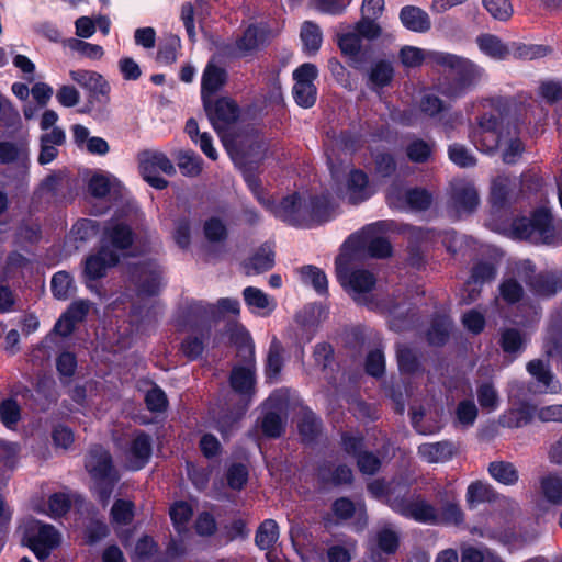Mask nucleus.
<instances>
[{
    "label": "nucleus",
    "instance_id": "f257e3e1",
    "mask_svg": "<svg viewBox=\"0 0 562 562\" xmlns=\"http://www.w3.org/2000/svg\"><path fill=\"white\" fill-rule=\"evenodd\" d=\"M510 229L515 239L544 245L562 243V223L554 224L552 213L547 207H537L529 217H515Z\"/></svg>",
    "mask_w": 562,
    "mask_h": 562
},
{
    "label": "nucleus",
    "instance_id": "f03ea898",
    "mask_svg": "<svg viewBox=\"0 0 562 562\" xmlns=\"http://www.w3.org/2000/svg\"><path fill=\"white\" fill-rule=\"evenodd\" d=\"M85 469L94 482L99 503L106 506L121 479L112 454L101 445L92 446L85 457Z\"/></svg>",
    "mask_w": 562,
    "mask_h": 562
},
{
    "label": "nucleus",
    "instance_id": "7ed1b4c3",
    "mask_svg": "<svg viewBox=\"0 0 562 562\" xmlns=\"http://www.w3.org/2000/svg\"><path fill=\"white\" fill-rule=\"evenodd\" d=\"M490 105L492 112H484L477 116L475 133L477 149L486 154L495 153L505 140L503 121L509 110L507 100L501 97L492 98Z\"/></svg>",
    "mask_w": 562,
    "mask_h": 562
},
{
    "label": "nucleus",
    "instance_id": "20e7f679",
    "mask_svg": "<svg viewBox=\"0 0 562 562\" xmlns=\"http://www.w3.org/2000/svg\"><path fill=\"white\" fill-rule=\"evenodd\" d=\"M162 277V267L151 258L125 266L126 288L139 299L158 296L164 288Z\"/></svg>",
    "mask_w": 562,
    "mask_h": 562
},
{
    "label": "nucleus",
    "instance_id": "39448f33",
    "mask_svg": "<svg viewBox=\"0 0 562 562\" xmlns=\"http://www.w3.org/2000/svg\"><path fill=\"white\" fill-rule=\"evenodd\" d=\"M387 502L392 510L404 518L430 526L438 521L437 508L424 495L411 492L408 487H403V491H390Z\"/></svg>",
    "mask_w": 562,
    "mask_h": 562
},
{
    "label": "nucleus",
    "instance_id": "423d86ee",
    "mask_svg": "<svg viewBox=\"0 0 562 562\" xmlns=\"http://www.w3.org/2000/svg\"><path fill=\"white\" fill-rule=\"evenodd\" d=\"M21 544L29 548L40 561L49 558L60 544V533L55 526L30 517L20 526Z\"/></svg>",
    "mask_w": 562,
    "mask_h": 562
},
{
    "label": "nucleus",
    "instance_id": "0eeeda50",
    "mask_svg": "<svg viewBox=\"0 0 562 562\" xmlns=\"http://www.w3.org/2000/svg\"><path fill=\"white\" fill-rule=\"evenodd\" d=\"M430 58L436 65L453 71L454 76L447 88V93L450 97H462L476 83L480 77L477 66L464 57L450 53L434 52Z\"/></svg>",
    "mask_w": 562,
    "mask_h": 562
},
{
    "label": "nucleus",
    "instance_id": "6e6552de",
    "mask_svg": "<svg viewBox=\"0 0 562 562\" xmlns=\"http://www.w3.org/2000/svg\"><path fill=\"white\" fill-rule=\"evenodd\" d=\"M379 223L364 226L360 232L349 235L344 247L355 254L366 252L375 259H386L392 256L393 247L386 237L376 235Z\"/></svg>",
    "mask_w": 562,
    "mask_h": 562
},
{
    "label": "nucleus",
    "instance_id": "1a4fd4ad",
    "mask_svg": "<svg viewBox=\"0 0 562 562\" xmlns=\"http://www.w3.org/2000/svg\"><path fill=\"white\" fill-rule=\"evenodd\" d=\"M139 173L145 182L156 190H164L169 181L159 176V171L168 177L177 173L173 162L165 153L145 150L139 156Z\"/></svg>",
    "mask_w": 562,
    "mask_h": 562
},
{
    "label": "nucleus",
    "instance_id": "9d476101",
    "mask_svg": "<svg viewBox=\"0 0 562 562\" xmlns=\"http://www.w3.org/2000/svg\"><path fill=\"white\" fill-rule=\"evenodd\" d=\"M419 112L440 124L445 131H452L462 120V113L451 111V106L434 93L423 94L418 102Z\"/></svg>",
    "mask_w": 562,
    "mask_h": 562
},
{
    "label": "nucleus",
    "instance_id": "9b49d317",
    "mask_svg": "<svg viewBox=\"0 0 562 562\" xmlns=\"http://www.w3.org/2000/svg\"><path fill=\"white\" fill-rule=\"evenodd\" d=\"M337 280L342 288L356 294L371 292L376 283L374 274L367 269H350L341 256L335 260Z\"/></svg>",
    "mask_w": 562,
    "mask_h": 562
},
{
    "label": "nucleus",
    "instance_id": "f8f14e48",
    "mask_svg": "<svg viewBox=\"0 0 562 562\" xmlns=\"http://www.w3.org/2000/svg\"><path fill=\"white\" fill-rule=\"evenodd\" d=\"M269 143L258 133L239 138L234 147V159L240 166L259 167L267 157Z\"/></svg>",
    "mask_w": 562,
    "mask_h": 562
},
{
    "label": "nucleus",
    "instance_id": "ddd939ff",
    "mask_svg": "<svg viewBox=\"0 0 562 562\" xmlns=\"http://www.w3.org/2000/svg\"><path fill=\"white\" fill-rule=\"evenodd\" d=\"M119 262L120 255L108 246H101L97 252L87 256L82 271L86 286L92 289L91 282L106 277L108 270L116 267Z\"/></svg>",
    "mask_w": 562,
    "mask_h": 562
},
{
    "label": "nucleus",
    "instance_id": "4468645a",
    "mask_svg": "<svg viewBox=\"0 0 562 562\" xmlns=\"http://www.w3.org/2000/svg\"><path fill=\"white\" fill-rule=\"evenodd\" d=\"M205 114L214 127L221 130L234 123L239 115L238 104L228 97H220L213 100V97L202 100Z\"/></svg>",
    "mask_w": 562,
    "mask_h": 562
},
{
    "label": "nucleus",
    "instance_id": "2eb2a0df",
    "mask_svg": "<svg viewBox=\"0 0 562 562\" xmlns=\"http://www.w3.org/2000/svg\"><path fill=\"white\" fill-rule=\"evenodd\" d=\"M70 78L88 91L89 103L106 104L110 100L111 87L104 77L93 70H70Z\"/></svg>",
    "mask_w": 562,
    "mask_h": 562
},
{
    "label": "nucleus",
    "instance_id": "dca6fc26",
    "mask_svg": "<svg viewBox=\"0 0 562 562\" xmlns=\"http://www.w3.org/2000/svg\"><path fill=\"white\" fill-rule=\"evenodd\" d=\"M151 456L153 440L150 435L143 430L135 431L126 451L127 469L134 472L143 470L149 463Z\"/></svg>",
    "mask_w": 562,
    "mask_h": 562
},
{
    "label": "nucleus",
    "instance_id": "f3484780",
    "mask_svg": "<svg viewBox=\"0 0 562 562\" xmlns=\"http://www.w3.org/2000/svg\"><path fill=\"white\" fill-rule=\"evenodd\" d=\"M316 480L319 488L327 490L331 486L350 485L353 482V472L347 464L335 465L325 461L316 468Z\"/></svg>",
    "mask_w": 562,
    "mask_h": 562
},
{
    "label": "nucleus",
    "instance_id": "a211bd4d",
    "mask_svg": "<svg viewBox=\"0 0 562 562\" xmlns=\"http://www.w3.org/2000/svg\"><path fill=\"white\" fill-rule=\"evenodd\" d=\"M88 312V301H74L55 323L54 331L61 337L70 336L76 329V325L86 319Z\"/></svg>",
    "mask_w": 562,
    "mask_h": 562
},
{
    "label": "nucleus",
    "instance_id": "6ab92c4d",
    "mask_svg": "<svg viewBox=\"0 0 562 562\" xmlns=\"http://www.w3.org/2000/svg\"><path fill=\"white\" fill-rule=\"evenodd\" d=\"M527 284L536 296L552 297L562 291V270L541 271L531 277Z\"/></svg>",
    "mask_w": 562,
    "mask_h": 562
},
{
    "label": "nucleus",
    "instance_id": "aec40b11",
    "mask_svg": "<svg viewBox=\"0 0 562 562\" xmlns=\"http://www.w3.org/2000/svg\"><path fill=\"white\" fill-rule=\"evenodd\" d=\"M215 314L214 306L203 301H188L181 311L183 323L190 330L195 331L202 326L211 325L210 321Z\"/></svg>",
    "mask_w": 562,
    "mask_h": 562
},
{
    "label": "nucleus",
    "instance_id": "412c9836",
    "mask_svg": "<svg viewBox=\"0 0 562 562\" xmlns=\"http://www.w3.org/2000/svg\"><path fill=\"white\" fill-rule=\"evenodd\" d=\"M103 240L112 247L111 250L125 251L133 246L135 233L127 223L116 222L104 227Z\"/></svg>",
    "mask_w": 562,
    "mask_h": 562
},
{
    "label": "nucleus",
    "instance_id": "4be33fe9",
    "mask_svg": "<svg viewBox=\"0 0 562 562\" xmlns=\"http://www.w3.org/2000/svg\"><path fill=\"white\" fill-rule=\"evenodd\" d=\"M211 331V325H205L182 339L179 351L188 361H195L202 357L209 344Z\"/></svg>",
    "mask_w": 562,
    "mask_h": 562
},
{
    "label": "nucleus",
    "instance_id": "5701e85b",
    "mask_svg": "<svg viewBox=\"0 0 562 562\" xmlns=\"http://www.w3.org/2000/svg\"><path fill=\"white\" fill-rule=\"evenodd\" d=\"M227 78L226 69L210 60L202 74L201 100L214 97L226 85Z\"/></svg>",
    "mask_w": 562,
    "mask_h": 562
},
{
    "label": "nucleus",
    "instance_id": "b1692460",
    "mask_svg": "<svg viewBox=\"0 0 562 562\" xmlns=\"http://www.w3.org/2000/svg\"><path fill=\"white\" fill-rule=\"evenodd\" d=\"M297 431L304 445H313L317 442L323 431L322 418L311 408L302 409L297 419Z\"/></svg>",
    "mask_w": 562,
    "mask_h": 562
},
{
    "label": "nucleus",
    "instance_id": "393cba45",
    "mask_svg": "<svg viewBox=\"0 0 562 562\" xmlns=\"http://www.w3.org/2000/svg\"><path fill=\"white\" fill-rule=\"evenodd\" d=\"M269 34L270 30L266 24L251 23L245 29L241 36L236 40V46L243 53L257 50L266 45Z\"/></svg>",
    "mask_w": 562,
    "mask_h": 562
},
{
    "label": "nucleus",
    "instance_id": "a878e982",
    "mask_svg": "<svg viewBox=\"0 0 562 562\" xmlns=\"http://www.w3.org/2000/svg\"><path fill=\"white\" fill-rule=\"evenodd\" d=\"M347 193L349 203L353 205L367 201L372 195L369 177L363 170L357 168L350 170L347 178Z\"/></svg>",
    "mask_w": 562,
    "mask_h": 562
},
{
    "label": "nucleus",
    "instance_id": "bb28decb",
    "mask_svg": "<svg viewBox=\"0 0 562 562\" xmlns=\"http://www.w3.org/2000/svg\"><path fill=\"white\" fill-rule=\"evenodd\" d=\"M310 204V212L312 213L314 227L323 225L334 218L335 204L334 200L328 192L321 194H311L307 198Z\"/></svg>",
    "mask_w": 562,
    "mask_h": 562
},
{
    "label": "nucleus",
    "instance_id": "cd10ccee",
    "mask_svg": "<svg viewBox=\"0 0 562 562\" xmlns=\"http://www.w3.org/2000/svg\"><path fill=\"white\" fill-rule=\"evenodd\" d=\"M303 200L299 192L283 196L277 209L278 216L293 227L295 225H306V217L299 212Z\"/></svg>",
    "mask_w": 562,
    "mask_h": 562
},
{
    "label": "nucleus",
    "instance_id": "c85d7f7f",
    "mask_svg": "<svg viewBox=\"0 0 562 562\" xmlns=\"http://www.w3.org/2000/svg\"><path fill=\"white\" fill-rule=\"evenodd\" d=\"M229 385L240 396L251 397L256 392V375L251 368L236 366L229 374Z\"/></svg>",
    "mask_w": 562,
    "mask_h": 562
},
{
    "label": "nucleus",
    "instance_id": "c756f323",
    "mask_svg": "<svg viewBox=\"0 0 562 562\" xmlns=\"http://www.w3.org/2000/svg\"><path fill=\"white\" fill-rule=\"evenodd\" d=\"M451 200L458 210L468 213L474 212L480 203L479 192L471 182H460L453 186Z\"/></svg>",
    "mask_w": 562,
    "mask_h": 562
},
{
    "label": "nucleus",
    "instance_id": "7c9ffc66",
    "mask_svg": "<svg viewBox=\"0 0 562 562\" xmlns=\"http://www.w3.org/2000/svg\"><path fill=\"white\" fill-rule=\"evenodd\" d=\"M398 16L403 26L412 32L425 33L431 29L428 13L419 7L405 5Z\"/></svg>",
    "mask_w": 562,
    "mask_h": 562
},
{
    "label": "nucleus",
    "instance_id": "2f4dec72",
    "mask_svg": "<svg viewBox=\"0 0 562 562\" xmlns=\"http://www.w3.org/2000/svg\"><path fill=\"white\" fill-rule=\"evenodd\" d=\"M453 323L448 315L436 314L426 331V340L432 347H443L450 339Z\"/></svg>",
    "mask_w": 562,
    "mask_h": 562
},
{
    "label": "nucleus",
    "instance_id": "473e14b6",
    "mask_svg": "<svg viewBox=\"0 0 562 562\" xmlns=\"http://www.w3.org/2000/svg\"><path fill=\"white\" fill-rule=\"evenodd\" d=\"M456 453L453 442L442 440L437 442H425L418 447V454L428 463L446 462L452 459Z\"/></svg>",
    "mask_w": 562,
    "mask_h": 562
},
{
    "label": "nucleus",
    "instance_id": "72a5a7b5",
    "mask_svg": "<svg viewBox=\"0 0 562 562\" xmlns=\"http://www.w3.org/2000/svg\"><path fill=\"white\" fill-rule=\"evenodd\" d=\"M527 372L543 387L542 392L557 393L560 384L550 367L542 359L530 360L526 366Z\"/></svg>",
    "mask_w": 562,
    "mask_h": 562
},
{
    "label": "nucleus",
    "instance_id": "f704fd0d",
    "mask_svg": "<svg viewBox=\"0 0 562 562\" xmlns=\"http://www.w3.org/2000/svg\"><path fill=\"white\" fill-rule=\"evenodd\" d=\"M395 355L401 374L414 375L424 371L417 351L405 344H396Z\"/></svg>",
    "mask_w": 562,
    "mask_h": 562
},
{
    "label": "nucleus",
    "instance_id": "c9c22d12",
    "mask_svg": "<svg viewBox=\"0 0 562 562\" xmlns=\"http://www.w3.org/2000/svg\"><path fill=\"white\" fill-rule=\"evenodd\" d=\"M395 77V70L392 63L387 59H379L372 63L368 72V79L371 89L382 90L392 85Z\"/></svg>",
    "mask_w": 562,
    "mask_h": 562
},
{
    "label": "nucleus",
    "instance_id": "e433bc0d",
    "mask_svg": "<svg viewBox=\"0 0 562 562\" xmlns=\"http://www.w3.org/2000/svg\"><path fill=\"white\" fill-rule=\"evenodd\" d=\"M434 229L415 227L412 232L413 240L408 245V265L418 270L423 269L426 265L425 256L422 251L419 243L431 239Z\"/></svg>",
    "mask_w": 562,
    "mask_h": 562
},
{
    "label": "nucleus",
    "instance_id": "4c0bfd02",
    "mask_svg": "<svg viewBox=\"0 0 562 562\" xmlns=\"http://www.w3.org/2000/svg\"><path fill=\"white\" fill-rule=\"evenodd\" d=\"M301 281L307 286H312L321 296H327L328 279L325 271L314 265H304L297 269Z\"/></svg>",
    "mask_w": 562,
    "mask_h": 562
},
{
    "label": "nucleus",
    "instance_id": "58836bf2",
    "mask_svg": "<svg viewBox=\"0 0 562 562\" xmlns=\"http://www.w3.org/2000/svg\"><path fill=\"white\" fill-rule=\"evenodd\" d=\"M282 352V344L274 337L270 342L265 363V376L268 383H274L279 380L284 366Z\"/></svg>",
    "mask_w": 562,
    "mask_h": 562
},
{
    "label": "nucleus",
    "instance_id": "ea45409f",
    "mask_svg": "<svg viewBox=\"0 0 562 562\" xmlns=\"http://www.w3.org/2000/svg\"><path fill=\"white\" fill-rule=\"evenodd\" d=\"M274 251L268 244H263L245 263L247 274H259L271 270L274 267Z\"/></svg>",
    "mask_w": 562,
    "mask_h": 562
},
{
    "label": "nucleus",
    "instance_id": "a19ab883",
    "mask_svg": "<svg viewBox=\"0 0 562 562\" xmlns=\"http://www.w3.org/2000/svg\"><path fill=\"white\" fill-rule=\"evenodd\" d=\"M540 493L551 505H562V477L557 472H550L540 477Z\"/></svg>",
    "mask_w": 562,
    "mask_h": 562
},
{
    "label": "nucleus",
    "instance_id": "79ce46f5",
    "mask_svg": "<svg viewBox=\"0 0 562 562\" xmlns=\"http://www.w3.org/2000/svg\"><path fill=\"white\" fill-rule=\"evenodd\" d=\"M537 412L536 405L529 402H521L517 407L512 408L505 416L504 426L509 428H521L529 425Z\"/></svg>",
    "mask_w": 562,
    "mask_h": 562
},
{
    "label": "nucleus",
    "instance_id": "37998d69",
    "mask_svg": "<svg viewBox=\"0 0 562 562\" xmlns=\"http://www.w3.org/2000/svg\"><path fill=\"white\" fill-rule=\"evenodd\" d=\"M465 498L468 507L474 509L479 504L495 502L497 494L490 484L476 481L468 486Z\"/></svg>",
    "mask_w": 562,
    "mask_h": 562
},
{
    "label": "nucleus",
    "instance_id": "c03bdc74",
    "mask_svg": "<svg viewBox=\"0 0 562 562\" xmlns=\"http://www.w3.org/2000/svg\"><path fill=\"white\" fill-rule=\"evenodd\" d=\"M280 536L279 525L274 519H265L258 526L255 535V543L260 550L269 551L274 547Z\"/></svg>",
    "mask_w": 562,
    "mask_h": 562
},
{
    "label": "nucleus",
    "instance_id": "a18cd8bd",
    "mask_svg": "<svg viewBox=\"0 0 562 562\" xmlns=\"http://www.w3.org/2000/svg\"><path fill=\"white\" fill-rule=\"evenodd\" d=\"M488 474L503 485H515L519 480L516 467L508 461H492L487 468Z\"/></svg>",
    "mask_w": 562,
    "mask_h": 562
},
{
    "label": "nucleus",
    "instance_id": "49530a36",
    "mask_svg": "<svg viewBox=\"0 0 562 562\" xmlns=\"http://www.w3.org/2000/svg\"><path fill=\"white\" fill-rule=\"evenodd\" d=\"M260 429L267 438H280L285 432V423L281 413L274 409H265L260 420Z\"/></svg>",
    "mask_w": 562,
    "mask_h": 562
},
{
    "label": "nucleus",
    "instance_id": "de8ad7c7",
    "mask_svg": "<svg viewBox=\"0 0 562 562\" xmlns=\"http://www.w3.org/2000/svg\"><path fill=\"white\" fill-rule=\"evenodd\" d=\"M111 533L109 525L102 518L92 517L83 526L82 539L87 546H95Z\"/></svg>",
    "mask_w": 562,
    "mask_h": 562
},
{
    "label": "nucleus",
    "instance_id": "09e8293b",
    "mask_svg": "<svg viewBox=\"0 0 562 562\" xmlns=\"http://www.w3.org/2000/svg\"><path fill=\"white\" fill-rule=\"evenodd\" d=\"M435 526H459L464 522V513L456 501H447L437 509Z\"/></svg>",
    "mask_w": 562,
    "mask_h": 562
},
{
    "label": "nucleus",
    "instance_id": "8fccbe9b",
    "mask_svg": "<svg viewBox=\"0 0 562 562\" xmlns=\"http://www.w3.org/2000/svg\"><path fill=\"white\" fill-rule=\"evenodd\" d=\"M300 36L303 43V48L307 54L314 55L319 50L323 42V35L316 23L305 21L301 27Z\"/></svg>",
    "mask_w": 562,
    "mask_h": 562
},
{
    "label": "nucleus",
    "instance_id": "3c124183",
    "mask_svg": "<svg viewBox=\"0 0 562 562\" xmlns=\"http://www.w3.org/2000/svg\"><path fill=\"white\" fill-rule=\"evenodd\" d=\"M177 165L184 177L194 178L202 172L203 159L193 150L180 151Z\"/></svg>",
    "mask_w": 562,
    "mask_h": 562
},
{
    "label": "nucleus",
    "instance_id": "603ef678",
    "mask_svg": "<svg viewBox=\"0 0 562 562\" xmlns=\"http://www.w3.org/2000/svg\"><path fill=\"white\" fill-rule=\"evenodd\" d=\"M340 447L347 456L356 459L366 449V437L359 430L341 431Z\"/></svg>",
    "mask_w": 562,
    "mask_h": 562
},
{
    "label": "nucleus",
    "instance_id": "864d4df0",
    "mask_svg": "<svg viewBox=\"0 0 562 562\" xmlns=\"http://www.w3.org/2000/svg\"><path fill=\"white\" fill-rule=\"evenodd\" d=\"M50 289L54 297L57 300H67L75 290L72 276L65 270L54 273L50 281Z\"/></svg>",
    "mask_w": 562,
    "mask_h": 562
},
{
    "label": "nucleus",
    "instance_id": "5fc2aeb1",
    "mask_svg": "<svg viewBox=\"0 0 562 562\" xmlns=\"http://www.w3.org/2000/svg\"><path fill=\"white\" fill-rule=\"evenodd\" d=\"M480 49L496 59H505L509 55L508 47L493 34H484L477 38Z\"/></svg>",
    "mask_w": 562,
    "mask_h": 562
},
{
    "label": "nucleus",
    "instance_id": "6e6d98bb",
    "mask_svg": "<svg viewBox=\"0 0 562 562\" xmlns=\"http://www.w3.org/2000/svg\"><path fill=\"white\" fill-rule=\"evenodd\" d=\"M512 189L507 179L493 181L490 193V203L493 209L503 210L509 206Z\"/></svg>",
    "mask_w": 562,
    "mask_h": 562
},
{
    "label": "nucleus",
    "instance_id": "4d7b16f0",
    "mask_svg": "<svg viewBox=\"0 0 562 562\" xmlns=\"http://www.w3.org/2000/svg\"><path fill=\"white\" fill-rule=\"evenodd\" d=\"M496 274L497 270L494 263L481 260L472 266L467 284L482 286L484 283L493 281Z\"/></svg>",
    "mask_w": 562,
    "mask_h": 562
},
{
    "label": "nucleus",
    "instance_id": "13d9d810",
    "mask_svg": "<svg viewBox=\"0 0 562 562\" xmlns=\"http://www.w3.org/2000/svg\"><path fill=\"white\" fill-rule=\"evenodd\" d=\"M144 403L146 408L154 414L166 413L169 407L166 392L156 383L145 393Z\"/></svg>",
    "mask_w": 562,
    "mask_h": 562
},
{
    "label": "nucleus",
    "instance_id": "bf43d9fd",
    "mask_svg": "<svg viewBox=\"0 0 562 562\" xmlns=\"http://www.w3.org/2000/svg\"><path fill=\"white\" fill-rule=\"evenodd\" d=\"M226 483L233 491H241L248 483L249 470L241 462L232 463L226 470Z\"/></svg>",
    "mask_w": 562,
    "mask_h": 562
},
{
    "label": "nucleus",
    "instance_id": "052dcab7",
    "mask_svg": "<svg viewBox=\"0 0 562 562\" xmlns=\"http://www.w3.org/2000/svg\"><path fill=\"white\" fill-rule=\"evenodd\" d=\"M499 346L505 353L515 355L525 349V340L519 329L505 328L501 333Z\"/></svg>",
    "mask_w": 562,
    "mask_h": 562
},
{
    "label": "nucleus",
    "instance_id": "680f3d73",
    "mask_svg": "<svg viewBox=\"0 0 562 562\" xmlns=\"http://www.w3.org/2000/svg\"><path fill=\"white\" fill-rule=\"evenodd\" d=\"M100 223L91 218H79L71 227L70 234L75 240L86 243L98 235Z\"/></svg>",
    "mask_w": 562,
    "mask_h": 562
},
{
    "label": "nucleus",
    "instance_id": "e2e57ef3",
    "mask_svg": "<svg viewBox=\"0 0 562 562\" xmlns=\"http://www.w3.org/2000/svg\"><path fill=\"white\" fill-rule=\"evenodd\" d=\"M21 419V408L16 400L9 397L0 403V422L10 430L14 429Z\"/></svg>",
    "mask_w": 562,
    "mask_h": 562
},
{
    "label": "nucleus",
    "instance_id": "0e129e2a",
    "mask_svg": "<svg viewBox=\"0 0 562 562\" xmlns=\"http://www.w3.org/2000/svg\"><path fill=\"white\" fill-rule=\"evenodd\" d=\"M47 515L52 518H61L66 516L72 506V502L67 493L55 492L47 499Z\"/></svg>",
    "mask_w": 562,
    "mask_h": 562
},
{
    "label": "nucleus",
    "instance_id": "69168bd1",
    "mask_svg": "<svg viewBox=\"0 0 562 562\" xmlns=\"http://www.w3.org/2000/svg\"><path fill=\"white\" fill-rule=\"evenodd\" d=\"M405 151L409 161L424 164L431 157L432 146L422 138H415L407 144Z\"/></svg>",
    "mask_w": 562,
    "mask_h": 562
},
{
    "label": "nucleus",
    "instance_id": "338daca9",
    "mask_svg": "<svg viewBox=\"0 0 562 562\" xmlns=\"http://www.w3.org/2000/svg\"><path fill=\"white\" fill-rule=\"evenodd\" d=\"M203 234L210 243H222L227 239L228 229L220 217L211 216L203 224Z\"/></svg>",
    "mask_w": 562,
    "mask_h": 562
},
{
    "label": "nucleus",
    "instance_id": "774afa93",
    "mask_svg": "<svg viewBox=\"0 0 562 562\" xmlns=\"http://www.w3.org/2000/svg\"><path fill=\"white\" fill-rule=\"evenodd\" d=\"M337 45L341 54L350 60H358L361 50V38L355 32H348L338 35Z\"/></svg>",
    "mask_w": 562,
    "mask_h": 562
}]
</instances>
